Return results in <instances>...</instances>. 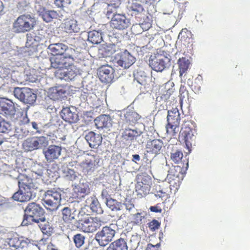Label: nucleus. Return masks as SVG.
<instances>
[{
    "label": "nucleus",
    "instance_id": "obj_43",
    "mask_svg": "<svg viewBox=\"0 0 250 250\" xmlns=\"http://www.w3.org/2000/svg\"><path fill=\"white\" fill-rule=\"evenodd\" d=\"M202 83L203 81L200 78L195 79L194 82H193L192 79L189 78L187 80L188 85L190 86L191 90L195 93H200Z\"/></svg>",
    "mask_w": 250,
    "mask_h": 250
},
{
    "label": "nucleus",
    "instance_id": "obj_7",
    "mask_svg": "<svg viewBox=\"0 0 250 250\" xmlns=\"http://www.w3.org/2000/svg\"><path fill=\"white\" fill-rule=\"evenodd\" d=\"M100 161L99 156L87 153L84 160L80 164V166L83 173L90 174L99 167Z\"/></svg>",
    "mask_w": 250,
    "mask_h": 250
},
{
    "label": "nucleus",
    "instance_id": "obj_41",
    "mask_svg": "<svg viewBox=\"0 0 250 250\" xmlns=\"http://www.w3.org/2000/svg\"><path fill=\"white\" fill-rule=\"evenodd\" d=\"M178 65L179 66V70L180 76L182 78L184 73L187 72L190 65V62L185 57L180 58L178 60Z\"/></svg>",
    "mask_w": 250,
    "mask_h": 250
},
{
    "label": "nucleus",
    "instance_id": "obj_12",
    "mask_svg": "<svg viewBox=\"0 0 250 250\" xmlns=\"http://www.w3.org/2000/svg\"><path fill=\"white\" fill-rule=\"evenodd\" d=\"M195 133L193 129L188 126H184L180 132V138L184 141L186 148H187L188 153H190L192 150V146L195 145L196 142Z\"/></svg>",
    "mask_w": 250,
    "mask_h": 250
},
{
    "label": "nucleus",
    "instance_id": "obj_60",
    "mask_svg": "<svg viewBox=\"0 0 250 250\" xmlns=\"http://www.w3.org/2000/svg\"><path fill=\"white\" fill-rule=\"evenodd\" d=\"M160 246V243L156 244L154 245L151 243H148L145 250H159Z\"/></svg>",
    "mask_w": 250,
    "mask_h": 250
},
{
    "label": "nucleus",
    "instance_id": "obj_33",
    "mask_svg": "<svg viewBox=\"0 0 250 250\" xmlns=\"http://www.w3.org/2000/svg\"><path fill=\"white\" fill-rule=\"evenodd\" d=\"M67 46L62 43H51L48 47V48L51 51V53L54 56H59L63 55L65 53Z\"/></svg>",
    "mask_w": 250,
    "mask_h": 250
},
{
    "label": "nucleus",
    "instance_id": "obj_51",
    "mask_svg": "<svg viewBox=\"0 0 250 250\" xmlns=\"http://www.w3.org/2000/svg\"><path fill=\"white\" fill-rule=\"evenodd\" d=\"M30 7L29 0H21L19 1L17 8L21 12L27 11Z\"/></svg>",
    "mask_w": 250,
    "mask_h": 250
},
{
    "label": "nucleus",
    "instance_id": "obj_34",
    "mask_svg": "<svg viewBox=\"0 0 250 250\" xmlns=\"http://www.w3.org/2000/svg\"><path fill=\"white\" fill-rule=\"evenodd\" d=\"M167 122L179 126L180 124V113L178 108H173L171 110L168 111Z\"/></svg>",
    "mask_w": 250,
    "mask_h": 250
},
{
    "label": "nucleus",
    "instance_id": "obj_8",
    "mask_svg": "<svg viewBox=\"0 0 250 250\" xmlns=\"http://www.w3.org/2000/svg\"><path fill=\"white\" fill-rule=\"evenodd\" d=\"M47 144L48 141L45 136H34L26 138L22 143V147L25 151H31L42 148Z\"/></svg>",
    "mask_w": 250,
    "mask_h": 250
},
{
    "label": "nucleus",
    "instance_id": "obj_38",
    "mask_svg": "<svg viewBox=\"0 0 250 250\" xmlns=\"http://www.w3.org/2000/svg\"><path fill=\"white\" fill-rule=\"evenodd\" d=\"M43 21L46 22L51 21L53 19H57L59 17V14L56 11L46 10L43 9L40 13Z\"/></svg>",
    "mask_w": 250,
    "mask_h": 250
},
{
    "label": "nucleus",
    "instance_id": "obj_44",
    "mask_svg": "<svg viewBox=\"0 0 250 250\" xmlns=\"http://www.w3.org/2000/svg\"><path fill=\"white\" fill-rule=\"evenodd\" d=\"M8 244L11 248H14L15 249V250H17L19 248H23L26 242L18 237H13L9 239Z\"/></svg>",
    "mask_w": 250,
    "mask_h": 250
},
{
    "label": "nucleus",
    "instance_id": "obj_24",
    "mask_svg": "<svg viewBox=\"0 0 250 250\" xmlns=\"http://www.w3.org/2000/svg\"><path fill=\"white\" fill-rule=\"evenodd\" d=\"M90 192V188L87 183H80L74 188L73 195L74 198L80 199L88 195Z\"/></svg>",
    "mask_w": 250,
    "mask_h": 250
},
{
    "label": "nucleus",
    "instance_id": "obj_54",
    "mask_svg": "<svg viewBox=\"0 0 250 250\" xmlns=\"http://www.w3.org/2000/svg\"><path fill=\"white\" fill-rule=\"evenodd\" d=\"M65 176L70 181H74L76 178V172L73 169L68 168L65 172Z\"/></svg>",
    "mask_w": 250,
    "mask_h": 250
},
{
    "label": "nucleus",
    "instance_id": "obj_53",
    "mask_svg": "<svg viewBox=\"0 0 250 250\" xmlns=\"http://www.w3.org/2000/svg\"><path fill=\"white\" fill-rule=\"evenodd\" d=\"M170 191L168 190H163V188L159 187V190L156 191L155 193V196L159 198H164V197H167L169 195Z\"/></svg>",
    "mask_w": 250,
    "mask_h": 250
},
{
    "label": "nucleus",
    "instance_id": "obj_17",
    "mask_svg": "<svg viewBox=\"0 0 250 250\" xmlns=\"http://www.w3.org/2000/svg\"><path fill=\"white\" fill-rule=\"evenodd\" d=\"M112 28L117 29L119 30L127 28L130 24L128 19L125 15L122 14H115L110 22Z\"/></svg>",
    "mask_w": 250,
    "mask_h": 250
},
{
    "label": "nucleus",
    "instance_id": "obj_29",
    "mask_svg": "<svg viewBox=\"0 0 250 250\" xmlns=\"http://www.w3.org/2000/svg\"><path fill=\"white\" fill-rule=\"evenodd\" d=\"M61 116L62 119L69 123H74L78 119V114L71 111L70 108H63L61 112Z\"/></svg>",
    "mask_w": 250,
    "mask_h": 250
},
{
    "label": "nucleus",
    "instance_id": "obj_37",
    "mask_svg": "<svg viewBox=\"0 0 250 250\" xmlns=\"http://www.w3.org/2000/svg\"><path fill=\"white\" fill-rule=\"evenodd\" d=\"M20 190L13 194L12 198L14 200L20 202H25L31 199V194L29 192H24L19 188Z\"/></svg>",
    "mask_w": 250,
    "mask_h": 250
},
{
    "label": "nucleus",
    "instance_id": "obj_21",
    "mask_svg": "<svg viewBox=\"0 0 250 250\" xmlns=\"http://www.w3.org/2000/svg\"><path fill=\"white\" fill-rule=\"evenodd\" d=\"M113 68L109 65L102 66L99 70V76L100 80L104 83H109L114 78Z\"/></svg>",
    "mask_w": 250,
    "mask_h": 250
},
{
    "label": "nucleus",
    "instance_id": "obj_59",
    "mask_svg": "<svg viewBox=\"0 0 250 250\" xmlns=\"http://www.w3.org/2000/svg\"><path fill=\"white\" fill-rule=\"evenodd\" d=\"M150 211L155 213H162V209L160 206V204H157L155 206H150L149 208Z\"/></svg>",
    "mask_w": 250,
    "mask_h": 250
},
{
    "label": "nucleus",
    "instance_id": "obj_30",
    "mask_svg": "<svg viewBox=\"0 0 250 250\" xmlns=\"http://www.w3.org/2000/svg\"><path fill=\"white\" fill-rule=\"evenodd\" d=\"M63 28L68 33H78L80 27L78 21L74 19H67L64 21Z\"/></svg>",
    "mask_w": 250,
    "mask_h": 250
},
{
    "label": "nucleus",
    "instance_id": "obj_52",
    "mask_svg": "<svg viewBox=\"0 0 250 250\" xmlns=\"http://www.w3.org/2000/svg\"><path fill=\"white\" fill-rule=\"evenodd\" d=\"M160 225L161 223L159 221L156 220H153L148 223V226L150 230L151 231H155L156 230H157V229L159 228Z\"/></svg>",
    "mask_w": 250,
    "mask_h": 250
},
{
    "label": "nucleus",
    "instance_id": "obj_35",
    "mask_svg": "<svg viewBox=\"0 0 250 250\" xmlns=\"http://www.w3.org/2000/svg\"><path fill=\"white\" fill-rule=\"evenodd\" d=\"M61 217L65 223H71L75 219V214L71 208L65 207L61 210Z\"/></svg>",
    "mask_w": 250,
    "mask_h": 250
},
{
    "label": "nucleus",
    "instance_id": "obj_63",
    "mask_svg": "<svg viewBox=\"0 0 250 250\" xmlns=\"http://www.w3.org/2000/svg\"><path fill=\"white\" fill-rule=\"evenodd\" d=\"M143 160L146 162L147 165H149V167H151V161L149 160L148 158V153L146 151V153H144V157H143Z\"/></svg>",
    "mask_w": 250,
    "mask_h": 250
},
{
    "label": "nucleus",
    "instance_id": "obj_4",
    "mask_svg": "<svg viewBox=\"0 0 250 250\" xmlns=\"http://www.w3.org/2000/svg\"><path fill=\"white\" fill-rule=\"evenodd\" d=\"M37 21L30 15L19 16L13 23V30L16 33H25L33 30Z\"/></svg>",
    "mask_w": 250,
    "mask_h": 250
},
{
    "label": "nucleus",
    "instance_id": "obj_28",
    "mask_svg": "<svg viewBox=\"0 0 250 250\" xmlns=\"http://www.w3.org/2000/svg\"><path fill=\"white\" fill-rule=\"evenodd\" d=\"M43 235L49 237L53 233V228L51 226L50 223L45 218V214L43 215L41 220L37 223Z\"/></svg>",
    "mask_w": 250,
    "mask_h": 250
},
{
    "label": "nucleus",
    "instance_id": "obj_14",
    "mask_svg": "<svg viewBox=\"0 0 250 250\" xmlns=\"http://www.w3.org/2000/svg\"><path fill=\"white\" fill-rule=\"evenodd\" d=\"M126 8L129 15L141 21L145 10L141 0H127Z\"/></svg>",
    "mask_w": 250,
    "mask_h": 250
},
{
    "label": "nucleus",
    "instance_id": "obj_26",
    "mask_svg": "<svg viewBox=\"0 0 250 250\" xmlns=\"http://www.w3.org/2000/svg\"><path fill=\"white\" fill-rule=\"evenodd\" d=\"M85 139L91 148H97L101 145L103 138L101 135L93 131H89L85 136Z\"/></svg>",
    "mask_w": 250,
    "mask_h": 250
},
{
    "label": "nucleus",
    "instance_id": "obj_46",
    "mask_svg": "<svg viewBox=\"0 0 250 250\" xmlns=\"http://www.w3.org/2000/svg\"><path fill=\"white\" fill-rule=\"evenodd\" d=\"M40 36H35L34 38H29L27 39L26 46L29 48H35L40 45Z\"/></svg>",
    "mask_w": 250,
    "mask_h": 250
},
{
    "label": "nucleus",
    "instance_id": "obj_9",
    "mask_svg": "<svg viewBox=\"0 0 250 250\" xmlns=\"http://www.w3.org/2000/svg\"><path fill=\"white\" fill-rule=\"evenodd\" d=\"M111 225L103 227L101 230L98 231L95 235V240L101 246H105L114 238L116 230L111 228Z\"/></svg>",
    "mask_w": 250,
    "mask_h": 250
},
{
    "label": "nucleus",
    "instance_id": "obj_40",
    "mask_svg": "<svg viewBox=\"0 0 250 250\" xmlns=\"http://www.w3.org/2000/svg\"><path fill=\"white\" fill-rule=\"evenodd\" d=\"M183 156L184 154L183 153L182 151L176 150L174 152L171 153L170 158L171 161H172L173 163L175 164H180V166H182V165H183L184 168L185 167L186 169H187L188 168V160L187 161L186 166H185L184 163H182V161Z\"/></svg>",
    "mask_w": 250,
    "mask_h": 250
},
{
    "label": "nucleus",
    "instance_id": "obj_62",
    "mask_svg": "<svg viewBox=\"0 0 250 250\" xmlns=\"http://www.w3.org/2000/svg\"><path fill=\"white\" fill-rule=\"evenodd\" d=\"M180 95L183 97H184L186 95H188V91L186 89L185 86L182 85L180 86Z\"/></svg>",
    "mask_w": 250,
    "mask_h": 250
},
{
    "label": "nucleus",
    "instance_id": "obj_19",
    "mask_svg": "<svg viewBox=\"0 0 250 250\" xmlns=\"http://www.w3.org/2000/svg\"><path fill=\"white\" fill-rule=\"evenodd\" d=\"M67 88L63 85H59L49 88L48 91V96L53 101L62 100L66 97Z\"/></svg>",
    "mask_w": 250,
    "mask_h": 250
},
{
    "label": "nucleus",
    "instance_id": "obj_10",
    "mask_svg": "<svg viewBox=\"0 0 250 250\" xmlns=\"http://www.w3.org/2000/svg\"><path fill=\"white\" fill-rule=\"evenodd\" d=\"M14 96L25 104L32 105L36 100L37 95L31 88L23 87L15 88L13 91Z\"/></svg>",
    "mask_w": 250,
    "mask_h": 250
},
{
    "label": "nucleus",
    "instance_id": "obj_5",
    "mask_svg": "<svg viewBox=\"0 0 250 250\" xmlns=\"http://www.w3.org/2000/svg\"><path fill=\"white\" fill-rule=\"evenodd\" d=\"M168 54L167 51L162 48L157 49L156 53L149 58V65L154 71L162 72L166 69L167 63L170 62L167 58Z\"/></svg>",
    "mask_w": 250,
    "mask_h": 250
},
{
    "label": "nucleus",
    "instance_id": "obj_15",
    "mask_svg": "<svg viewBox=\"0 0 250 250\" xmlns=\"http://www.w3.org/2000/svg\"><path fill=\"white\" fill-rule=\"evenodd\" d=\"M39 184L33 180V179L29 177L26 175H21L19 179V188H21V190L24 191L29 192L31 194V198L32 197V189H37L39 188Z\"/></svg>",
    "mask_w": 250,
    "mask_h": 250
},
{
    "label": "nucleus",
    "instance_id": "obj_42",
    "mask_svg": "<svg viewBox=\"0 0 250 250\" xmlns=\"http://www.w3.org/2000/svg\"><path fill=\"white\" fill-rule=\"evenodd\" d=\"M88 41L93 44H98L102 42V33L99 31L93 30L88 33Z\"/></svg>",
    "mask_w": 250,
    "mask_h": 250
},
{
    "label": "nucleus",
    "instance_id": "obj_58",
    "mask_svg": "<svg viewBox=\"0 0 250 250\" xmlns=\"http://www.w3.org/2000/svg\"><path fill=\"white\" fill-rule=\"evenodd\" d=\"M44 170L45 168L43 167H42V166H39V168H37L36 170H33L32 176H34V174L36 178H37L38 176L42 177L43 174V171Z\"/></svg>",
    "mask_w": 250,
    "mask_h": 250
},
{
    "label": "nucleus",
    "instance_id": "obj_2",
    "mask_svg": "<svg viewBox=\"0 0 250 250\" xmlns=\"http://www.w3.org/2000/svg\"><path fill=\"white\" fill-rule=\"evenodd\" d=\"M182 166H172L169 168L166 180L169 184V192L175 193L184 178Z\"/></svg>",
    "mask_w": 250,
    "mask_h": 250
},
{
    "label": "nucleus",
    "instance_id": "obj_55",
    "mask_svg": "<svg viewBox=\"0 0 250 250\" xmlns=\"http://www.w3.org/2000/svg\"><path fill=\"white\" fill-rule=\"evenodd\" d=\"M90 208L93 211L98 213L100 210L99 209L100 208V203L97 199H93L90 204Z\"/></svg>",
    "mask_w": 250,
    "mask_h": 250
},
{
    "label": "nucleus",
    "instance_id": "obj_22",
    "mask_svg": "<svg viewBox=\"0 0 250 250\" xmlns=\"http://www.w3.org/2000/svg\"><path fill=\"white\" fill-rule=\"evenodd\" d=\"M163 146L164 143L160 139L148 141L146 145V151L147 153L157 155V154H160Z\"/></svg>",
    "mask_w": 250,
    "mask_h": 250
},
{
    "label": "nucleus",
    "instance_id": "obj_18",
    "mask_svg": "<svg viewBox=\"0 0 250 250\" xmlns=\"http://www.w3.org/2000/svg\"><path fill=\"white\" fill-rule=\"evenodd\" d=\"M15 105L9 99L0 98V114H2L7 118H11L15 114Z\"/></svg>",
    "mask_w": 250,
    "mask_h": 250
},
{
    "label": "nucleus",
    "instance_id": "obj_64",
    "mask_svg": "<svg viewBox=\"0 0 250 250\" xmlns=\"http://www.w3.org/2000/svg\"><path fill=\"white\" fill-rule=\"evenodd\" d=\"M141 3H145L147 5H151L155 3V0H141Z\"/></svg>",
    "mask_w": 250,
    "mask_h": 250
},
{
    "label": "nucleus",
    "instance_id": "obj_61",
    "mask_svg": "<svg viewBox=\"0 0 250 250\" xmlns=\"http://www.w3.org/2000/svg\"><path fill=\"white\" fill-rule=\"evenodd\" d=\"M140 27L143 29H148L150 28L152 25L151 23L149 21H143L140 24Z\"/></svg>",
    "mask_w": 250,
    "mask_h": 250
},
{
    "label": "nucleus",
    "instance_id": "obj_47",
    "mask_svg": "<svg viewBox=\"0 0 250 250\" xmlns=\"http://www.w3.org/2000/svg\"><path fill=\"white\" fill-rule=\"evenodd\" d=\"M179 126L177 125H175V124L167 122L166 126L167 133L170 136H176L178 131L176 129L178 128Z\"/></svg>",
    "mask_w": 250,
    "mask_h": 250
},
{
    "label": "nucleus",
    "instance_id": "obj_56",
    "mask_svg": "<svg viewBox=\"0 0 250 250\" xmlns=\"http://www.w3.org/2000/svg\"><path fill=\"white\" fill-rule=\"evenodd\" d=\"M71 0H54V4L59 8H62L70 4Z\"/></svg>",
    "mask_w": 250,
    "mask_h": 250
},
{
    "label": "nucleus",
    "instance_id": "obj_32",
    "mask_svg": "<svg viewBox=\"0 0 250 250\" xmlns=\"http://www.w3.org/2000/svg\"><path fill=\"white\" fill-rule=\"evenodd\" d=\"M106 250H128L127 243L125 239L120 238L109 244Z\"/></svg>",
    "mask_w": 250,
    "mask_h": 250
},
{
    "label": "nucleus",
    "instance_id": "obj_13",
    "mask_svg": "<svg viewBox=\"0 0 250 250\" xmlns=\"http://www.w3.org/2000/svg\"><path fill=\"white\" fill-rule=\"evenodd\" d=\"M102 220L100 218L88 217L79 220L82 230L87 233H93L100 228L102 225Z\"/></svg>",
    "mask_w": 250,
    "mask_h": 250
},
{
    "label": "nucleus",
    "instance_id": "obj_23",
    "mask_svg": "<svg viewBox=\"0 0 250 250\" xmlns=\"http://www.w3.org/2000/svg\"><path fill=\"white\" fill-rule=\"evenodd\" d=\"M61 146L51 145L48 146L46 150L43 151V153L46 161L50 163L58 158L61 154Z\"/></svg>",
    "mask_w": 250,
    "mask_h": 250
},
{
    "label": "nucleus",
    "instance_id": "obj_1",
    "mask_svg": "<svg viewBox=\"0 0 250 250\" xmlns=\"http://www.w3.org/2000/svg\"><path fill=\"white\" fill-rule=\"evenodd\" d=\"M45 212L39 204L35 202L29 203L24 209V215L21 224L22 226H27L31 224L29 219L33 223H39L42 217Z\"/></svg>",
    "mask_w": 250,
    "mask_h": 250
},
{
    "label": "nucleus",
    "instance_id": "obj_20",
    "mask_svg": "<svg viewBox=\"0 0 250 250\" xmlns=\"http://www.w3.org/2000/svg\"><path fill=\"white\" fill-rule=\"evenodd\" d=\"M115 59L119 65L125 68H129L135 62L134 57L131 55L127 50L118 54Z\"/></svg>",
    "mask_w": 250,
    "mask_h": 250
},
{
    "label": "nucleus",
    "instance_id": "obj_6",
    "mask_svg": "<svg viewBox=\"0 0 250 250\" xmlns=\"http://www.w3.org/2000/svg\"><path fill=\"white\" fill-rule=\"evenodd\" d=\"M135 191L139 198L146 196L150 193L152 185L151 176L146 173H141L138 174L136 178Z\"/></svg>",
    "mask_w": 250,
    "mask_h": 250
},
{
    "label": "nucleus",
    "instance_id": "obj_16",
    "mask_svg": "<svg viewBox=\"0 0 250 250\" xmlns=\"http://www.w3.org/2000/svg\"><path fill=\"white\" fill-rule=\"evenodd\" d=\"M122 114L123 115V116L121 115V121H123V123L121 121L119 123V124L122 123V127H124L126 124H135L140 118L139 114L130 108L125 109L123 111Z\"/></svg>",
    "mask_w": 250,
    "mask_h": 250
},
{
    "label": "nucleus",
    "instance_id": "obj_3",
    "mask_svg": "<svg viewBox=\"0 0 250 250\" xmlns=\"http://www.w3.org/2000/svg\"><path fill=\"white\" fill-rule=\"evenodd\" d=\"M76 50L67 47L62 56H53L50 58L51 66L54 68L66 69L74 63Z\"/></svg>",
    "mask_w": 250,
    "mask_h": 250
},
{
    "label": "nucleus",
    "instance_id": "obj_50",
    "mask_svg": "<svg viewBox=\"0 0 250 250\" xmlns=\"http://www.w3.org/2000/svg\"><path fill=\"white\" fill-rule=\"evenodd\" d=\"M121 1L119 0H114L108 4V10L107 11V15L109 16L113 12V9H117L120 7L121 5Z\"/></svg>",
    "mask_w": 250,
    "mask_h": 250
},
{
    "label": "nucleus",
    "instance_id": "obj_36",
    "mask_svg": "<svg viewBox=\"0 0 250 250\" xmlns=\"http://www.w3.org/2000/svg\"><path fill=\"white\" fill-rule=\"evenodd\" d=\"M142 132L138 131L137 129H131L129 128H125L124 131L122 133V137L126 141H133L140 136Z\"/></svg>",
    "mask_w": 250,
    "mask_h": 250
},
{
    "label": "nucleus",
    "instance_id": "obj_11",
    "mask_svg": "<svg viewBox=\"0 0 250 250\" xmlns=\"http://www.w3.org/2000/svg\"><path fill=\"white\" fill-rule=\"evenodd\" d=\"M43 201L47 209L52 211L55 210L60 205L61 194L54 188L47 190L44 194Z\"/></svg>",
    "mask_w": 250,
    "mask_h": 250
},
{
    "label": "nucleus",
    "instance_id": "obj_49",
    "mask_svg": "<svg viewBox=\"0 0 250 250\" xmlns=\"http://www.w3.org/2000/svg\"><path fill=\"white\" fill-rule=\"evenodd\" d=\"M166 90L162 94L161 98L164 99L165 100L167 99H174L175 98L174 95V89L172 86L170 88H166V85L165 86Z\"/></svg>",
    "mask_w": 250,
    "mask_h": 250
},
{
    "label": "nucleus",
    "instance_id": "obj_25",
    "mask_svg": "<svg viewBox=\"0 0 250 250\" xmlns=\"http://www.w3.org/2000/svg\"><path fill=\"white\" fill-rule=\"evenodd\" d=\"M59 78L64 79L65 81H71L75 78L78 74V69L74 65V63L71 65L69 66L66 69L61 70L59 73Z\"/></svg>",
    "mask_w": 250,
    "mask_h": 250
},
{
    "label": "nucleus",
    "instance_id": "obj_45",
    "mask_svg": "<svg viewBox=\"0 0 250 250\" xmlns=\"http://www.w3.org/2000/svg\"><path fill=\"white\" fill-rule=\"evenodd\" d=\"M10 130L11 124L0 115V133H8Z\"/></svg>",
    "mask_w": 250,
    "mask_h": 250
},
{
    "label": "nucleus",
    "instance_id": "obj_39",
    "mask_svg": "<svg viewBox=\"0 0 250 250\" xmlns=\"http://www.w3.org/2000/svg\"><path fill=\"white\" fill-rule=\"evenodd\" d=\"M146 220V213L144 212H137L132 215L131 223L133 225H141L145 223Z\"/></svg>",
    "mask_w": 250,
    "mask_h": 250
},
{
    "label": "nucleus",
    "instance_id": "obj_48",
    "mask_svg": "<svg viewBox=\"0 0 250 250\" xmlns=\"http://www.w3.org/2000/svg\"><path fill=\"white\" fill-rule=\"evenodd\" d=\"M85 237L81 233H77L73 237V241L77 248H80L83 245Z\"/></svg>",
    "mask_w": 250,
    "mask_h": 250
},
{
    "label": "nucleus",
    "instance_id": "obj_27",
    "mask_svg": "<svg viewBox=\"0 0 250 250\" xmlns=\"http://www.w3.org/2000/svg\"><path fill=\"white\" fill-rule=\"evenodd\" d=\"M108 193L105 190L102 191L101 196L103 198H106V204L108 208L112 211H118L122 209L123 205L121 203L118 202L115 199L109 198H107Z\"/></svg>",
    "mask_w": 250,
    "mask_h": 250
},
{
    "label": "nucleus",
    "instance_id": "obj_31",
    "mask_svg": "<svg viewBox=\"0 0 250 250\" xmlns=\"http://www.w3.org/2000/svg\"><path fill=\"white\" fill-rule=\"evenodd\" d=\"M95 125L97 128H108L112 125L110 116L102 115L95 119Z\"/></svg>",
    "mask_w": 250,
    "mask_h": 250
},
{
    "label": "nucleus",
    "instance_id": "obj_57",
    "mask_svg": "<svg viewBox=\"0 0 250 250\" xmlns=\"http://www.w3.org/2000/svg\"><path fill=\"white\" fill-rule=\"evenodd\" d=\"M48 238H43L41 239V240L39 241L38 243V246H39V249L40 250H44V247L45 245H47L48 244H49V243L47 242ZM50 249H49L50 250ZM47 250H48L47 248Z\"/></svg>",
    "mask_w": 250,
    "mask_h": 250
}]
</instances>
